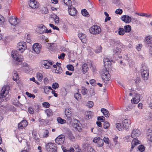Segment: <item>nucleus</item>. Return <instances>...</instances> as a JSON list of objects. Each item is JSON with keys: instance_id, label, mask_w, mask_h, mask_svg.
I'll use <instances>...</instances> for the list:
<instances>
[{"instance_id": "1", "label": "nucleus", "mask_w": 152, "mask_h": 152, "mask_svg": "<svg viewBox=\"0 0 152 152\" xmlns=\"http://www.w3.org/2000/svg\"><path fill=\"white\" fill-rule=\"evenodd\" d=\"M17 20H18V18L16 17L12 16L10 17L9 19V22L10 24L11 25L15 26L14 28L16 30H18L17 29L19 27L17 21Z\"/></svg>"}, {"instance_id": "2", "label": "nucleus", "mask_w": 152, "mask_h": 152, "mask_svg": "<svg viewBox=\"0 0 152 152\" xmlns=\"http://www.w3.org/2000/svg\"><path fill=\"white\" fill-rule=\"evenodd\" d=\"M101 31V30L100 27L96 25L92 26L89 29L90 33L93 34H99Z\"/></svg>"}, {"instance_id": "3", "label": "nucleus", "mask_w": 152, "mask_h": 152, "mask_svg": "<svg viewBox=\"0 0 152 152\" xmlns=\"http://www.w3.org/2000/svg\"><path fill=\"white\" fill-rule=\"evenodd\" d=\"M11 55L13 60L15 61V63L18 65L19 64V57L18 51L13 50L11 53Z\"/></svg>"}, {"instance_id": "4", "label": "nucleus", "mask_w": 152, "mask_h": 152, "mask_svg": "<svg viewBox=\"0 0 152 152\" xmlns=\"http://www.w3.org/2000/svg\"><path fill=\"white\" fill-rule=\"evenodd\" d=\"M131 124L130 120L128 119H125L122 121L123 129L127 130L129 129V127Z\"/></svg>"}, {"instance_id": "5", "label": "nucleus", "mask_w": 152, "mask_h": 152, "mask_svg": "<svg viewBox=\"0 0 152 152\" xmlns=\"http://www.w3.org/2000/svg\"><path fill=\"white\" fill-rule=\"evenodd\" d=\"M65 114L67 118V120L69 123H71L72 121L71 116H72V112L71 109L66 108L65 111Z\"/></svg>"}, {"instance_id": "6", "label": "nucleus", "mask_w": 152, "mask_h": 152, "mask_svg": "<svg viewBox=\"0 0 152 152\" xmlns=\"http://www.w3.org/2000/svg\"><path fill=\"white\" fill-rule=\"evenodd\" d=\"M40 28L39 33L40 34H42L44 32L48 33H51L52 31L51 29L48 30L46 27L43 25L41 24L39 26Z\"/></svg>"}, {"instance_id": "7", "label": "nucleus", "mask_w": 152, "mask_h": 152, "mask_svg": "<svg viewBox=\"0 0 152 152\" xmlns=\"http://www.w3.org/2000/svg\"><path fill=\"white\" fill-rule=\"evenodd\" d=\"M65 140L64 136L63 135L58 136L55 139L56 142L58 145L62 144Z\"/></svg>"}, {"instance_id": "8", "label": "nucleus", "mask_w": 152, "mask_h": 152, "mask_svg": "<svg viewBox=\"0 0 152 152\" xmlns=\"http://www.w3.org/2000/svg\"><path fill=\"white\" fill-rule=\"evenodd\" d=\"M33 50L37 54H39L40 53V50L41 49V47L37 43L34 44L32 46Z\"/></svg>"}, {"instance_id": "9", "label": "nucleus", "mask_w": 152, "mask_h": 152, "mask_svg": "<svg viewBox=\"0 0 152 152\" xmlns=\"http://www.w3.org/2000/svg\"><path fill=\"white\" fill-rule=\"evenodd\" d=\"M65 133L67 135L69 139L73 141L74 140L75 137L72 131L68 128H66L65 129Z\"/></svg>"}, {"instance_id": "10", "label": "nucleus", "mask_w": 152, "mask_h": 152, "mask_svg": "<svg viewBox=\"0 0 152 152\" xmlns=\"http://www.w3.org/2000/svg\"><path fill=\"white\" fill-rule=\"evenodd\" d=\"M77 122H75L73 124V127L75 128L76 130L79 132H81L82 130V125L80 124L78 120H76Z\"/></svg>"}, {"instance_id": "11", "label": "nucleus", "mask_w": 152, "mask_h": 152, "mask_svg": "<svg viewBox=\"0 0 152 152\" xmlns=\"http://www.w3.org/2000/svg\"><path fill=\"white\" fill-rule=\"evenodd\" d=\"M68 12L69 14L72 16H75L76 15L77 11L75 7H72V5L68 6Z\"/></svg>"}, {"instance_id": "12", "label": "nucleus", "mask_w": 152, "mask_h": 152, "mask_svg": "<svg viewBox=\"0 0 152 152\" xmlns=\"http://www.w3.org/2000/svg\"><path fill=\"white\" fill-rule=\"evenodd\" d=\"M93 141L95 143H97L98 146L102 147L104 145V142L103 140L99 137H95L94 138Z\"/></svg>"}, {"instance_id": "13", "label": "nucleus", "mask_w": 152, "mask_h": 152, "mask_svg": "<svg viewBox=\"0 0 152 152\" xmlns=\"http://www.w3.org/2000/svg\"><path fill=\"white\" fill-rule=\"evenodd\" d=\"M140 134V132L137 129H134L132 132L131 137L135 139L136 137L139 136Z\"/></svg>"}, {"instance_id": "14", "label": "nucleus", "mask_w": 152, "mask_h": 152, "mask_svg": "<svg viewBox=\"0 0 152 152\" xmlns=\"http://www.w3.org/2000/svg\"><path fill=\"white\" fill-rule=\"evenodd\" d=\"M113 52L114 53V54H113L114 56H118V58H122L121 56H119L120 54L121 53V50L120 48H114L113 49Z\"/></svg>"}, {"instance_id": "15", "label": "nucleus", "mask_w": 152, "mask_h": 152, "mask_svg": "<svg viewBox=\"0 0 152 152\" xmlns=\"http://www.w3.org/2000/svg\"><path fill=\"white\" fill-rule=\"evenodd\" d=\"M27 46L26 43L25 42H20V52L22 53L26 49Z\"/></svg>"}, {"instance_id": "16", "label": "nucleus", "mask_w": 152, "mask_h": 152, "mask_svg": "<svg viewBox=\"0 0 152 152\" xmlns=\"http://www.w3.org/2000/svg\"><path fill=\"white\" fill-rule=\"evenodd\" d=\"M7 88V87L4 86L2 88L1 91V94H0V99L5 97L8 93Z\"/></svg>"}, {"instance_id": "17", "label": "nucleus", "mask_w": 152, "mask_h": 152, "mask_svg": "<svg viewBox=\"0 0 152 152\" xmlns=\"http://www.w3.org/2000/svg\"><path fill=\"white\" fill-rule=\"evenodd\" d=\"M121 20L124 22L129 23H130L132 20L131 18L128 15H124L121 17Z\"/></svg>"}, {"instance_id": "18", "label": "nucleus", "mask_w": 152, "mask_h": 152, "mask_svg": "<svg viewBox=\"0 0 152 152\" xmlns=\"http://www.w3.org/2000/svg\"><path fill=\"white\" fill-rule=\"evenodd\" d=\"M23 56L20 55V65H21V67H22V69L24 68L27 66H28L29 65L26 62H22V61L23 60Z\"/></svg>"}, {"instance_id": "19", "label": "nucleus", "mask_w": 152, "mask_h": 152, "mask_svg": "<svg viewBox=\"0 0 152 152\" xmlns=\"http://www.w3.org/2000/svg\"><path fill=\"white\" fill-rule=\"evenodd\" d=\"M78 37L83 43H86V34L82 33H79L78 34Z\"/></svg>"}, {"instance_id": "20", "label": "nucleus", "mask_w": 152, "mask_h": 152, "mask_svg": "<svg viewBox=\"0 0 152 152\" xmlns=\"http://www.w3.org/2000/svg\"><path fill=\"white\" fill-rule=\"evenodd\" d=\"M56 147H57L56 144L51 142L48 143L46 145V148L48 151H49V149H50L52 148Z\"/></svg>"}, {"instance_id": "21", "label": "nucleus", "mask_w": 152, "mask_h": 152, "mask_svg": "<svg viewBox=\"0 0 152 152\" xmlns=\"http://www.w3.org/2000/svg\"><path fill=\"white\" fill-rule=\"evenodd\" d=\"M142 78L144 80H147L148 78L149 72L148 71L144 72H141Z\"/></svg>"}, {"instance_id": "22", "label": "nucleus", "mask_w": 152, "mask_h": 152, "mask_svg": "<svg viewBox=\"0 0 152 152\" xmlns=\"http://www.w3.org/2000/svg\"><path fill=\"white\" fill-rule=\"evenodd\" d=\"M104 64L105 68L107 69L108 68L109 66H110L109 64L110 63V59L107 58H105L103 59Z\"/></svg>"}, {"instance_id": "23", "label": "nucleus", "mask_w": 152, "mask_h": 152, "mask_svg": "<svg viewBox=\"0 0 152 152\" xmlns=\"http://www.w3.org/2000/svg\"><path fill=\"white\" fill-rule=\"evenodd\" d=\"M48 61L47 60H42L41 62V65L42 67L47 69H49L50 67V65L48 64Z\"/></svg>"}, {"instance_id": "24", "label": "nucleus", "mask_w": 152, "mask_h": 152, "mask_svg": "<svg viewBox=\"0 0 152 152\" xmlns=\"http://www.w3.org/2000/svg\"><path fill=\"white\" fill-rule=\"evenodd\" d=\"M28 125V122L26 120H23L20 123V129L25 127Z\"/></svg>"}, {"instance_id": "25", "label": "nucleus", "mask_w": 152, "mask_h": 152, "mask_svg": "<svg viewBox=\"0 0 152 152\" xmlns=\"http://www.w3.org/2000/svg\"><path fill=\"white\" fill-rule=\"evenodd\" d=\"M148 69L145 63L142 64L141 65V72H144V71H148Z\"/></svg>"}, {"instance_id": "26", "label": "nucleus", "mask_w": 152, "mask_h": 152, "mask_svg": "<svg viewBox=\"0 0 152 152\" xmlns=\"http://www.w3.org/2000/svg\"><path fill=\"white\" fill-rule=\"evenodd\" d=\"M103 74H104V77L105 78L106 82H107V81L110 80V76L108 70L107 69H106V71L104 72V73H103Z\"/></svg>"}, {"instance_id": "27", "label": "nucleus", "mask_w": 152, "mask_h": 152, "mask_svg": "<svg viewBox=\"0 0 152 152\" xmlns=\"http://www.w3.org/2000/svg\"><path fill=\"white\" fill-rule=\"evenodd\" d=\"M101 111L105 117L107 118L109 117L110 114L107 110L105 108H102L101 109Z\"/></svg>"}, {"instance_id": "28", "label": "nucleus", "mask_w": 152, "mask_h": 152, "mask_svg": "<svg viewBox=\"0 0 152 152\" xmlns=\"http://www.w3.org/2000/svg\"><path fill=\"white\" fill-rule=\"evenodd\" d=\"M146 40L148 44H149L148 46L152 45V38L151 36H148L146 38Z\"/></svg>"}, {"instance_id": "29", "label": "nucleus", "mask_w": 152, "mask_h": 152, "mask_svg": "<svg viewBox=\"0 0 152 152\" xmlns=\"http://www.w3.org/2000/svg\"><path fill=\"white\" fill-rule=\"evenodd\" d=\"M13 75V79L15 81H17V80L19 79V76H18V74L17 73L16 71H14V74Z\"/></svg>"}, {"instance_id": "30", "label": "nucleus", "mask_w": 152, "mask_h": 152, "mask_svg": "<svg viewBox=\"0 0 152 152\" xmlns=\"http://www.w3.org/2000/svg\"><path fill=\"white\" fill-rule=\"evenodd\" d=\"M139 141L137 139L135 140L134 141L133 140L132 142V147L131 149H132L135 147V146L139 144V143L138 142Z\"/></svg>"}, {"instance_id": "31", "label": "nucleus", "mask_w": 152, "mask_h": 152, "mask_svg": "<svg viewBox=\"0 0 152 152\" xmlns=\"http://www.w3.org/2000/svg\"><path fill=\"white\" fill-rule=\"evenodd\" d=\"M51 18H53L56 23H58L59 22V18L55 14H54L51 17Z\"/></svg>"}, {"instance_id": "32", "label": "nucleus", "mask_w": 152, "mask_h": 152, "mask_svg": "<svg viewBox=\"0 0 152 152\" xmlns=\"http://www.w3.org/2000/svg\"><path fill=\"white\" fill-rule=\"evenodd\" d=\"M131 27L129 25H126L124 27V30L125 32H129L131 30Z\"/></svg>"}, {"instance_id": "33", "label": "nucleus", "mask_w": 152, "mask_h": 152, "mask_svg": "<svg viewBox=\"0 0 152 152\" xmlns=\"http://www.w3.org/2000/svg\"><path fill=\"white\" fill-rule=\"evenodd\" d=\"M82 69L83 72L86 73L88 70V67L87 64L85 63L82 66Z\"/></svg>"}, {"instance_id": "34", "label": "nucleus", "mask_w": 152, "mask_h": 152, "mask_svg": "<svg viewBox=\"0 0 152 152\" xmlns=\"http://www.w3.org/2000/svg\"><path fill=\"white\" fill-rule=\"evenodd\" d=\"M81 13L83 16L86 17H88L89 15V13L87 12L86 9H83L82 10Z\"/></svg>"}, {"instance_id": "35", "label": "nucleus", "mask_w": 152, "mask_h": 152, "mask_svg": "<svg viewBox=\"0 0 152 152\" xmlns=\"http://www.w3.org/2000/svg\"><path fill=\"white\" fill-rule=\"evenodd\" d=\"M37 133L36 132H32V135L33 136L34 138L35 139V142H39V141L40 139L39 138L37 137Z\"/></svg>"}, {"instance_id": "36", "label": "nucleus", "mask_w": 152, "mask_h": 152, "mask_svg": "<svg viewBox=\"0 0 152 152\" xmlns=\"http://www.w3.org/2000/svg\"><path fill=\"white\" fill-rule=\"evenodd\" d=\"M57 121L58 123H60L61 124L66 123V121L62 119L61 117H58L57 119Z\"/></svg>"}, {"instance_id": "37", "label": "nucleus", "mask_w": 152, "mask_h": 152, "mask_svg": "<svg viewBox=\"0 0 152 152\" xmlns=\"http://www.w3.org/2000/svg\"><path fill=\"white\" fill-rule=\"evenodd\" d=\"M23 69V71L26 73H28L30 71L31 68L28 65V66H27V67H25L22 69Z\"/></svg>"}, {"instance_id": "38", "label": "nucleus", "mask_w": 152, "mask_h": 152, "mask_svg": "<svg viewBox=\"0 0 152 152\" xmlns=\"http://www.w3.org/2000/svg\"><path fill=\"white\" fill-rule=\"evenodd\" d=\"M64 3L67 6H69L72 5V1L71 0H63Z\"/></svg>"}, {"instance_id": "39", "label": "nucleus", "mask_w": 152, "mask_h": 152, "mask_svg": "<svg viewBox=\"0 0 152 152\" xmlns=\"http://www.w3.org/2000/svg\"><path fill=\"white\" fill-rule=\"evenodd\" d=\"M125 31L123 28H120L118 30V33L120 35H123L124 34Z\"/></svg>"}, {"instance_id": "40", "label": "nucleus", "mask_w": 152, "mask_h": 152, "mask_svg": "<svg viewBox=\"0 0 152 152\" xmlns=\"http://www.w3.org/2000/svg\"><path fill=\"white\" fill-rule=\"evenodd\" d=\"M62 69L60 66L58 65L57 68L56 69L55 72L57 73H60L62 72Z\"/></svg>"}, {"instance_id": "41", "label": "nucleus", "mask_w": 152, "mask_h": 152, "mask_svg": "<svg viewBox=\"0 0 152 152\" xmlns=\"http://www.w3.org/2000/svg\"><path fill=\"white\" fill-rule=\"evenodd\" d=\"M131 21L132 23L134 24H141V23L140 21L134 18H132V19Z\"/></svg>"}, {"instance_id": "42", "label": "nucleus", "mask_w": 152, "mask_h": 152, "mask_svg": "<svg viewBox=\"0 0 152 152\" xmlns=\"http://www.w3.org/2000/svg\"><path fill=\"white\" fill-rule=\"evenodd\" d=\"M45 113H47V115L48 116H50L52 114V112L51 109H48L46 110Z\"/></svg>"}, {"instance_id": "43", "label": "nucleus", "mask_w": 152, "mask_h": 152, "mask_svg": "<svg viewBox=\"0 0 152 152\" xmlns=\"http://www.w3.org/2000/svg\"><path fill=\"white\" fill-rule=\"evenodd\" d=\"M74 97L78 101L81 98V94L78 93H76L74 94Z\"/></svg>"}, {"instance_id": "44", "label": "nucleus", "mask_w": 152, "mask_h": 152, "mask_svg": "<svg viewBox=\"0 0 152 152\" xmlns=\"http://www.w3.org/2000/svg\"><path fill=\"white\" fill-rule=\"evenodd\" d=\"M110 126V124L107 121L105 122L103 124L104 128L105 129H107Z\"/></svg>"}, {"instance_id": "45", "label": "nucleus", "mask_w": 152, "mask_h": 152, "mask_svg": "<svg viewBox=\"0 0 152 152\" xmlns=\"http://www.w3.org/2000/svg\"><path fill=\"white\" fill-rule=\"evenodd\" d=\"M140 101V100L137 99L136 98H132V99L131 100V102L132 103L137 104Z\"/></svg>"}, {"instance_id": "46", "label": "nucleus", "mask_w": 152, "mask_h": 152, "mask_svg": "<svg viewBox=\"0 0 152 152\" xmlns=\"http://www.w3.org/2000/svg\"><path fill=\"white\" fill-rule=\"evenodd\" d=\"M116 128L119 131L123 129V127L121 125V123H118L116 125Z\"/></svg>"}, {"instance_id": "47", "label": "nucleus", "mask_w": 152, "mask_h": 152, "mask_svg": "<svg viewBox=\"0 0 152 152\" xmlns=\"http://www.w3.org/2000/svg\"><path fill=\"white\" fill-rule=\"evenodd\" d=\"M59 84L57 83H53L52 85V87L54 89H56L59 87Z\"/></svg>"}, {"instance_id": "48", "label": "nucleus", "mask_w": 152, "mask_h": 152, "mask_svg": "<svg viewBox=\"0 0 152 152\" xmlns=\"http://www.w3.org/2000/svg\"><path fill=\"white\" fill-rule=\"evenodd\" d=\"M88 92L87 90L85 87H82L81 92L82 94L85 95L87 94Z\"/></svg>"}, {"instance_id": "49", "label": "nucleus", "mask_w": 152, "mask_h": 152, "mask_svg": "<svg viewBox=\"0 0 152 152\" xmlns=\"http://www.w3.org/2000/svg\"><path fill=\"white\" fill-rule=\"evenodd\" d=\"M12 102L13 104L15 105V106L17 107L18 106V105L19 104V101L17 99H15L13 100L12 101Z\"/></svg>"}, {"instance_id": "50", "label": "nucleus", "mask_w": 152, "mask_h": 152, "mask_svg": "<svg viewBox=\"0 0 152 152\" xmlns=\"http://www.w3.org/2000/svg\"><path fill=\"white\" fill-rule=\"evenodd\" d=\"M37 77L39 81H41L42 79V74L40 73H38L37 74Z\"/></svg>"}, {"instance_id": "51", "label": "nucleus", "mask_w": 152, "mask_h": 152, "mask_svg": "<svg viewBox=\"0 0 152 152\" xmlns=\"http://www.w3.org/2000/svg\"><path fill=\"white\" fill-rule=\"evenodd\" d=\"M138 150L141 152H143L145 149V147L142 145H140L138 146Z\"/></svg>"}, {"instance_id": "52", "label": "nucleus", "mask_w": 152, "mask_h": 152, "mask_svg": "<svg viewBox=\"0 0 152 152\" xmlns=\"http://www.w3.org/2000/svg\"><path fill=\"white\" fill-rule=\"evenodd\" d=\"M68 69L69 71H73L74 70V67L71 64H69L66 66Z\"/></svg>"}, {"instance_id": "53", "label": "nucleus", "mask_w": 152, "mask_h": 152, "mask_svg": "<svg viewBox=\"0 0 152 152\" xmlns=\"http://www.w3.org/2000/svg\"><path fill=\"white\" fill-rule=\"evenodd\" d=\"M123 12V10L119 8L116 10L115 11V13L116 14H118L119 15H121Z\"/></svg>"}, {"instance_id": "54", "label": "nucleus", "mask_w": 152, "mask_h": 152, "mask_svg": "<svg viewBox=\"0 0 152 152\" xmlns=\"http://www.w3.org/2000/svg\"><path fill=\"white\" fill-rule=\"evenodd\" d=\"M34 3L35 2H29L28 3L29 6L31 7L33 9H35L36 8V7L34 6Z\"/></svg>"}, {"instance_id": "55", "label": "nucleus", "mask_w": 152, "mask_h": 152, "mask_svg": "<svg viewBox=\"0 0 152 152\" xmlns=\"http://www.w3.org/2000/svg\"><path fill=\"white\" fill-rule=\"evenodd\" d=\"M42 106L45 108H48L50 106V104L48 102H44L42 103Z\"/></svg>"}, {"instance_id": "56", "label": "nucleus", "mask_w": 152, "mask_h": 152, "mask_svg": "<svg viewBox=\"0 0 152 152\" xmlns=\"http://www.w3.org/2000/svg\"><path fill=\"white\" fill-rule=\"evenodd\" d=\"M49 26L51 28H53L55 30H57L59 31V29L58 28L57 26L54 25L53 24L51 23L49 24Z\"/></svg>"}, {"instance_id": "57", "label": "nucleus", "mask_w": 152, "mask_h": 152, "mask_svg": "<svg viewBox=\"0 0 152 152\" xmlns=\"http://www.w3.org/2000/svg\"><path fill=\"white\" fill-rule=\"evenodd\" d=\"M102 48L101 46L99 47L95 50V52L96 53H98L101 52Z\"/></svg>"}, {"instance_id": "58", "label": "nucleus", "mask_w": 152, "mask_h": 152, "mask_svg": "<svg viewBox=\"0 0 152 152\" xmlns=\"http://www.w3.org/2000/svg\"><path fill=\"white\" fill-rule=\"evenodd\" d=\"M97 120L98 121H101V122H103L105 121V119L104 116H100L98 117Z\"/></svg>"}, {"instance_id": "59", "label": "nucleus", "mask_w": 152, "mask_h": 152, "mask_svg": "<svg viewBox=\"0 0 152 152\" xmlns=\"http://www.w3.org/2000/svg\"><path fill=\"white\" fill-rule=\"evenodd\" d=\"M49 132L48 130H46L44 132L43 136L44 137H47L48 136Z\"/></svg>"}, {"instance_id": "60", "label": "nucleus", "mask_w": 152, "mask_h": 152, "mask_svg": "<svg viewBox=\"0 0 152 152\" xmlns=\"http://www.w3.org/2000/svg\"><path fill=\"white\" fill-rule=\"evenodd\" d=\"M49 152H57V147H55L54 148H52L50 149H49Z\"/></svg>"}, {"instance_id": "61", "label": "nucleus", "mask_w": 152, "mask_h": 152, "mask_svg": "<svg viewBox=\"0 0 152 152\" xmlns=\"http://www.w3.org/2000/svg\"><path fill=\"white\" fill-rule=\"evenodd\" d=\"M29 113L31 114H33L34 113V110L33 108L31 107H29L28 108Z\"/></svg>"}, {"instance_id": "62", "label": "nucleus", "mask_w": 152, "mask_h": 152, "mask_svg": "<svg viewBox=\"0 0 152 152\" xmlns=\"http://www.w3.org/2000/svg\"><path fill=\"white\" fill-rule=\"evenodd\" d=\"M65 54L64 53H62L61 54L60 56H58L59 59H63L65 56Z\"/></svg>"}, {"instance_id": "63", "label": "nucleus", "mask_w": 152, "mask_h": 152, "mask_svg": "<svg viewBox=\"0 0 152 152\" xmlns=\"http://www.w3.org/2000/svg\"><path fill=\"white\" fill-rule=\"evenodd\" d=\"M96 80L94 79H92L90 80V82L91 85L94 86L96 84L95 83Z\"/></svg>"}, {"instance_id": "64", "label": "nucleus", "mask_w": 152, "mask_h": 152, "mask_svg": "<svg viewBox=\"0 0 152 152\" xmlns=\"http://www.w3.org/2000/svg\"><path fill=\"white\" fill-rule=\"evenodd\" d=\"M149 54L150 56L152 57V45L149 46Z\"/></svg>"}]
</instances>
